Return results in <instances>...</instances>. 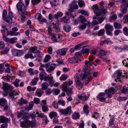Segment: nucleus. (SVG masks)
<instances>
[{"instance_id":"nucleus-46","label":"nucleus","mask_w":128,"mask_h":128,"mask_svg":"<svg viewBox=\"0 0 128 128\" xmlns=\"http://www.w3.org/2000/svg\"><path fill=\"white\" fill-rule=\"evenodd\" d=\"M7 34L10 35L11 36H16L18 34V33L14 32L12 31L8 32Z\"/></svg>"},{"instance_id":"nucleus-22","label":"nucleus","mask_w":128,"mask_h":128,"mask_svg":"<svg viewBox=\"0 0 128 128\" xmlns=\"http://www.w3.org/2000/svg\"><path fill=\"white\" fill-rule=\"evenodd\" d=\"M53 77L52 76H49L48 78V80L49 82V85L51 87H52L53 84L55 82V81L53 80Z\"/></svg>"},{"instance_id":"nucleus-21","label":"nucleus","mask_w":128,"mask_h":128,"mask_svg":"<svg viewBox=\"0 0 128 128\" xmlns=\"http://www.w3.org/2000/svg\"><path fill=\"white\" fill-rule=\"evenodd\" d=\"M99 52L100 55L102 56H106L108 54V52L106 50L102 49L100 50Z\"/></svg>"},{"instance_id":"nucleus-15","label":"nucleus","mask_w":128,"mask_h":128,"mask_svg":"<svg viewBox=\"0 0 128 128\" xmlns=\"http://www.w3.org/2000/svg\"><path fill=\"white\" fill-rule=\"evenodd\" d=\"M115 92V90L113 88H110L108 90H106L105 91V92L108 94V97H109L110 93L113 94Z\"/></svg>"},{"instance_id":"nucleus-52","label":"nucleus","mask_w":128,"mask_h":128,"mask_svg":"<svg viewBox=\"0 0 128 128\" xmlns=\"http://www.w3.org/2000/svg\"><path fill=\"white\" fill-rule=\"evenodd\" d=\"M123 21L124 23L128 22V15H126L124 17Z\"/></svg>"},{"instance_id":"nucleus-51","label":"nucleus","mask_w":128,"mask_h":128,"mask_svg":"<svg viewBox=\"0 0 128 128\" xmlns=\"http://www.w3.org/2000/svg\"><path fill=\"white\" fill-rule=\"evenodd\" d=\"M34 105V103L33 102H32L30 103L27 108L29 110L32 109Z\"/></svg>"},{"instance_id":"nucleus-11","label":"nucleus","mask_w":128,"mask_h":128,"mask_svg":"<svg viewBox=\"0 0 128 128\" xmlns=\"http://www.w3.org/2000/svg\"><path fill=\"white\" fill-rule=\"evenodd\" d=\"M78 98L82 100L86 101L87 100L88 98V94L85 93H82L81 94L78 95Z\"/></svg>"},{"instance_id":"nucleus-17","label":"nucleus","mask_w":128,"mask_h":128,"mask_svg":"<svg viewBox=\"0 0 128 128\" xmlns=\"http://www.w3.org/2000/svg\"><path fill=\"white\" fill-rule=\"evenodd\" d=\"M50 35L52 36V40L55 42H57L58 39H59L60 37L59 36H56V35L54 34H52Z\"/></svg>"},{"instance_id":"nucleus-39","label":"nucleus","mask_w":128,"mask_h":128,"mask_svg":"<svg viewBox=\"0 0 128 128\" xmlns=\"http://www.w3.org/2000/svg\"><path fill=\"white\" fill-rule=\"evenodd\" d=\"M51 58V57L50 55L48 54L46 55L44 59V62H46L49 61Z\"/></svg>"},{"instance_id":"nucleus-64","label":"nucleus","mask_w":128,"mask_h":128,"mask_svg":"<svg viewBox=\"0 0 128 128\" xmlns=\"http://www.w3.org/2000/svg\"><path fill=\"white\" fill-rule=\"evenodd\" d=\"M126 0H120L121 1L122 4H123L124 6L128 7V3L126 4Z\"/></svg>"},{"instance_id":"nucleus-20","label":"nucleus","mask_w":128,"mask_h":128,"mask_svg":"<svg viewBox=\"0 0 128 128\" xmlns=\"http://www.w3.org/2000/svg\"><path fill=\"white\" fill-rule=\"evenodd\" d=\"M80 59L78 58L74 57L73 58H70L69 59V61L71 63H76L78 62V60Z\"/></svg>"},{"instance_id":"nucleus-38","label":"nucleus","mask_w":128,"mask_h":128,"mask_svg":"<svg viewBox=\"0 0 128 128\" xmlns=\"http://www.w3.org/2000/svg\"><path fill=\"white\" fill-rule=\"evenodd\" d=\"M114 26L116 29L120 28H122L121 24L117 22H115L114 23Z\"/></svg>"},{"instance_id":"nucleus-62","label":"nucleus","mask_w":128,"mask_h":128,"mask_svg":"<svg viewBox=\"0 0 128 128\" xmlns=\"http://www.w3.org/2000/svg\"><path fill=\"white\" fill-rule=\"evenodd\" d=\"M20 103L23 104H25L27 102L26 100L22 98H20ZM19 103H20V102H19Z\"/></svg>"},{"instance_id":"nucleus-53","label":"nucleus","mask_w":128,"mask_h":128,"mask_svg":"<svg viewBox=\"0 0 128 128\" xmlns=\"http://www.w3.org/2000/svg\"><path fill=\"white\" fill-rule=\"evenodd\" d=\"M41 0H31L32 3L33 4H37L40 2Z\"/></svg>"},{"instance_id":"nucleus-10","label":"nucleus","mask_w":128,"mask_h":128,"mask_svg":"<svg viewBox=\"0 0 128 128\" xmlns=\"http://www.w3.org/2000/svg\"><path fill=\"white\" fill-rule=\"evenodd\" d=\"M92 9L95 14L97 16H99L102 14V12L100 11L99 8L97 4L93 5Z\"/></svg>"},{"instance_id":"nucleus-61","label":"nucleus","mask_w":128,"mask_h":128,"mask_svg":"<svg viewBox=\"0 0 128 128\" xmlns=\"http://www.w3.org/2000/svg\"><path fill=\"white\" fill-rule=\"evenodd\" d=\"M20 82V80L18 79H16L14 82V84L15 86L16 87L18 86V83Z\"/></svg>"},{"instance_id":"nucleus-56","label":"nucleus","mask_w":128,"mask_h":128,"mask_svg":"<svg viewBox=\"0 0 128 128\" xmlns=\"http://www.w3.org/2000/svg\"><path fill=\"white\" fill-rule=\"evenodd\" d=\"M34 103L36 104H38L40 102V100L39 98H35L34 100Z\"/></svg>"},{"instance_id":"nucleus-60","label":"nucleus","mask_w":128,"mask_h":128,"mask_svg":"<svg viewBox=\"0 0 128 128\" xmlns=\"http://www.w3.org/2000/svg\"><path fill=\"white\" fill-rule=\"evenodd\" d=\"M97 98H98V100L99 101L101 102H103V101H105L106 99V98L103 97V96Z\"/></svg>"},{"instance_id":"nucleus-14","label":"nucleus","mask_w":128,"mask_h":128,"mask_svg":"<svg viewBox=\"0 0 128 128\" xmlns=\"http://www.w3.org/2000/svg\"><path fill=\"white\" fill-rule=\"evenodd\" d=\"M74 78H75V80L76 82L80 81V80H83L86 78V77H83V76H81V75L77 73L75 75Z\"/></svg>"},{"instance_id":"nucleus-34","label":"nucleus","mask_w":128,"mask_h":128,"mask_svg":"<svg viewBox=\"0 0 128 128\" xmlns=\"http://www.w3.org/2000/svg\"><path fill=\"white\" fill-rule=\"evenodd\" d=\"M41 86L42 90H45L48 87V84L46 82H44L42 84Z\"/></svg>"},{"instance_id":"nucleus-25","label":"nucleus","mask_w":128,"mask_h":128,"mask_svg":"<svg viewBox=\"0 0 128 128\" xmlns=\"http://www.w3.org/2000/svg\"><path fill=\"white\" fill-rule=\"evenodd\" d=\"M58 115L57 113L54 112H50L49 114V116L51 119L53 118L56 117Z\"/></svg>"},{"instance_id":"nucleus-33","label":"nucleus","mask_w":128,"mask_h":128,"mask_svg":"<svg viewBox=\"0 0 128 128\" xmlns=\"http://www.w3.org/2000/svg\"><path fill=\"white\" fill-rule=\"evenodd\" d=\"M93 19H97L98 22L99 24H100L104 20V18H97L95 16H94L93 17Z\"/></svg>"},{"instance_id":"nucleus-3","label":"nucleus","mask_w":128,"mask_h":128,"mask_svg":"<svg viewBox=\"0 0 128 128\" xmlns=\"http://www.w3.org/2000/svg\"><path fill=\"white\" fill-rule=\"evenodd\" d=\"M126 73L124 71L120 70H118L116 71L114 74L112 76L113 78H116L117 79H115V81L117 82V80L118 81H120V79L118 77H122L123 78L125 76L124 74L125 75Z\"/></svg>"},{"instance_id":"nucleus-37","label":"nucleus","mask_w":128,"mask_h":128,"mask_svg":"<svg viewBox=\"0 0 128 128\" xmlns=\"http://www.w3.org/2000/svg\"><path fill=\"white\" fill-rule=\"evenodd\" d=\"M54 66H51L48 69H47L46 71L49 73H50L54 70L56 67V65H54Z\"/></svg>"},{"instance_id":"nucleus-50","label":"nucleus","mask_w":128,"mask_h":128,"mask_svg":"<svg viewBox=\"0 0 128 128\" xmlns=\"http://www.w3.org/2000/svg\"><path fill=\"white\" fill-rule=\"evenodd\" d=\"M86 27V25L85 24H83L79 26H78V28L79 29L81 30H84L85 29Z\"/></svg>"},{"instance_id":"nucleus-40","label":"nucleus","mask_w":128,"mask_h":128,"mask_svg":"<svg viewBox=\"0 0 128 128\" xmlns=\"http://www.w3.org/2000/svg\"><path fill=\"white\" fill-rule=\"evenodd\" d=\"M64 30L66 32H69L71 30V28L69 26H64L63 27Z\"/></svg>"},{"instance_id":"nucleus-6","label":"nucleus","mask_w":128,"mask_h":128,"mask_svg":"<svg viewBox=\"0 0 128 128\" xmlns=\"http://www.w3.org/2000/svg\"><path fill=\"white\" fill-rule=\"evenodd\" d=\"M58 112L61 114L66 116L68 115H70L72 112V107L69 106L65 109H59Z\"/></svg>"},{"instance_id":"nucleus-28","label":"nucleus","mask_w":128,"mask_h":128,"mask_svg":"<svg viewBox=\"0 0 128 128\" xmlns=\"http://www.w3.org/2000/svg\"><path fill=\"white\" fill-rule=\"evenodd\" d=\"M80 116L79 114L76 112H74L72 115V118L74 120H76L79 118Z\"/></svg>"},{"instance_id":"nucleus-48","label":"nucleus","mask_w":128,"mask_h":128,"mask_svg":"<svg viewBox=\"0 0 128 128\" xmlns=\"http://www.w3.org/2000/svg\"><path fill=\"white\" fill-rule=\"evenodd\" d=\"M42 109L43 112H45L48 110V108L46 106L42 105Z\"/></svg>"},{"instance_id":"nucleus-16","label":"nucleus","mask_w":128,"mask_h":128,"mask_svg":"<svg viewBox=\"0 0 128 128\" xmlns=\"http://www.w3.org/2000/svg\"><path fill=\"white\" fill-rule=\"evenodd\" d=\"M12 55L14 56H20L22 54V53L20 51L18 50H14L12 52Z\"/></svg>"},{"instance_id":"nucleus-9","label":"nucleus","mask_w":128,"mask_h":128,"mask_svg":"<svg viewBox=\"0 0 128 128\" xmlns=\"http://www.w3.org/2000/svg\"><path fill=\"white\" fill-rule=\"evenodd\" d=\"M0 105L3 107L4 110L6 111L8 110L9 107L6 100L4 98H2L0 99Z\"/></svg>"},{"instance_id":"nucleus-5","label":"nucleus","mask_w":128,"mask_h":128,"mask_svg":"<svg viewBox=\"0 0 128 128\" xmlns=\"http://www.w3.org/2000/svg\"><path fill=\"white\" fill-rule=\"evenodd\" d=\"M77 1L74 0L70 4L69 8V12H67L66 13V14L67 16L71 15L70 12L74 11V10L78 9V6L77 4Z\"/></svg>"},{"instance_id":"nucleus-49","label":"nucleus","mask_w":128,"mask_h":128,"mask_svg":"<svg viewBox=\"0 0 128 128\" xmlns=\"http://www.w3.org/2000/svg\"><path fill=\"white\" fill-rule=\"evenodd\" d=\"M117 18V16L116 14H112L110 18L109 21L110 22H111L110 19H112V20H116V19Z\"/></svg>"},{"instance_id":"nucleus-4","label":"nucleus","mask_w":128,"mask_h":128,"mask_svg":"<svg viewBox=\"0 0 128 128\" xmlns=\"http://www.w3.org/2000/svg\"><path fill=\"white\" fill-rule=\"evenodd\" d=\"M29 117V116L24 115L22 118V119L24 120V122H20V126L23 128H28L30 126Z\"/></svg>"},{"instance_id":"nucleus-29","label":"nucleus","mask_w":128,"mask_h":128,"mask_svg":"<svg viewBox=\"0 0 128 128\" xmlns=\"http://www.w3.org/2000/svg\"><path fill=\"white\" fill-rule=\"evenodd\" d=\"M76 87L78 89L82 88V85L81 82L80 81L76 82Z\"/></svg>"},{"instance_id":"nucleus-7","label":"nucleus","mask_w":128,"mask_h":128,"mask_svg":"<svg viewBox=\"0 0 128 128\" xmlns=\"http://www.w3.org/2000/svg\"><path fill=\"white\" fill-rule=\"evenodd\" d=\"M68 85V83L67 82H64L62 84V90L66 92L67 94L69 95L72 94L73 93V92L72 91L71 89H68L67 86Z\"/></svg>"},{"instance_id":"nucleus-13","label":"nucleus","mask_w":128,"mask_h":128,"mask_svg":"<svg viewBox=\"0 0 128 128\" xmlns=\"http://www.w3.org/2000/svg\"><path fill=\"white\" fill-rule=\"evenodd\" d=\"M35 18L38 20L42 22H46L47 21L46 20L42 18V15L39 13H37L36 14Z\"/></svg>"},{"instance_id":"nucleus-44","label":"nucleus","mask_w":128,"mask_h":128,"mask_svg":"<svg viewBox=\"0 0 128 128\" xmlns=\"http://www.w3.org/2000/svg\"><path fill=\"white\" fill-rule=\"evenodd\" d=\"M124 34L126 36H128V29L126 27H124L123 29Z\"/></svg>"},{"instance_id":"nucleus-26","label":"nucleus","mask_w":128,"mask_h":128,"mask_svg":"<svg viewBox=\"0 0 128 128\" xmlns=\"http://www.w3.org/2000/svg\"><path fill=\"white\" fill-rule=\"evenodd\" d=\"M82 50V52L84 54L88 53L90 52L87 46L84 47Z\"/></svg>"},{"instance_id":"nucleus-2","label":"nucleus","mask_w":128,"mask_h":128,"mask_svg":"<svg viewBox=\"0 0 128 128\" xmlns=\"http://www.w3.org/2000/svg\"><path fill=\"white\" fill-rule=\"evenodd\" d=\"M16 7L19 13V15L20 18L22 22H24L26 18L23 14L26 10L24 5L21 2H18L16 5Z\"/></svg>"},{"instance_id":"nucleus-45","label":"nucleus","mask_w":128,"mask_h":128,"mask_svg":"<svg viewBox=\"0 0 128 128\" xmlns=\"http://www.w3.org/2000/svg\"><path fill=\"white\" fill-rule=\"evenodd\" d=\"M104 33V29H101L98 31V36H101L103 35Z\"/></svg>"},{"instance_id":"nucleus-59","label":"nucleus","mask_w":128,"mask_h":128,"mask_svg":"<svg viewBox=\"0 0 128 128\" xmlns=\"http://www.w3.org/2000/svg\"><path fill=\"white\" fill-rule=\"evenodd\" d=\"M52 104L54 107L55 108L57 109L58 108V104L56 101H54L53 103Z\"/></svg>"},{"instance_id":"nucleus-47","label":"nucleus","mask_w":128,"mask_h":128,"mask_svg":"<svg viewBox=\"0 0 128 128\" xmlns=\"http://www.w3.org/2000/svg\"><path fill=\"white\" fill-rule=\"evenodd\" d=\"M17 73L21 77H24L25 76V72L22 71H18V72Z\"/></svg>"},{"instance_id":"nucleus-54","label":"nucleus","mask_w":128,"mask_h":128,"mask_svg":"<svg viewBox=\"0 0 128 128\" xmlns=\"http://www.w3.org/2000/svg\"><path fill=\"white\" fill-rule=\"evenodd\" d=\"M80 13L82 14H84L86 16H88L89 14L88 12L84 10H80Z\"/></svg>"},{"instance_id":"nucleus-31","label":"nucleus","mask_w":128,"mask_h":128,"mask_svg":"<svg viewBox=\"0 0 128 128\" xmlns=\"http://www.w3.org/2000/svg\"><path fill=\"white\" fill-rule=\"evenodd\" d=\"M36 57V56H33L32 54H28L24 56V58L26 59L30 58L31 59H33Z\"/></svg>"},{"instance_id":"nucleus-55","label":"nucleus","mask_w":128,"mask_h":128,"mask_svg":"<svg viewBox=\"0 0 128 128\" xmlns=\"http://www.w3.org/2000/svg\"><path fill=\"white\" fill-rule=\"evenodd\" d=\"M2 79L4 80H6L7 81L9 80L10 79V77L7 75L6 76H4L2 78Z\"/></svg>"},{"instance_id":"nucleus-27","label":"nucleus","mask_w":128,"mask_h":128,"mask_svg":"<svg viewBox=\"0 0 128 128\" xmlns=\"http://www.w3.org/2000/svg\"><path fill=\"white\" fill-rule=\"evenodd\" d=\"M37 47L36 46L31 47L30 48V50L31 52L33 53H36L38 52Z\"/></svg>"},{"instance_id":"nucleus-18","label":"nucleus","mask_w":128,"mask_h":128,"mask_svg":"<svg viewBox=\"0 0 128 128\" xmlns=\"http://www.w3.org/2000/svg\"><path fill=\"white\" fill-rule=\"evenodd\" d=\"M10 120L4 116H0V122H5L6 123H9Z\"/></svg>"},{"instance_id":"nucleus-35","label":"nucleus","mask_w":128,"mask_h":128,"mask_svg":"<svg viewBox=\"0 0 128 128\" xmlns=\"http://www.w3.org/2000/svg\"><path fill=\"white\" fill-rule=\"evenodd\" d=\"M88 105H85L83 107V110L84 112L87 115L88 113Z\"/></svg>"},{"instance_id":"nucleus-12","label":"nucleus","mask_w":128,"mask_h":128,"mask_svg":"<svg viewBox=\"0 0 128 128\" xmlns=\"http://www.w3.org/2000/svg\"><path fill=\"white\" fill-rule=\"evenodd\" d=\"M3 39L5 41L9 42L12 44L16 42L17 38L16 37H14L12 38H8L6 37L3 38Z\"/></svg>"},{"instance_id":"nucleus-30","label":"nucleus","mask_w":128,"mask_h":128,"mask_svg":"<svg viewBox=\"0 0 128 128\" xmlns=\"http://www.w3.org/2000/svg\"><path fill=\"white\" fill-rule=\"evenodd\" d=\"M43 92L40 89H38L36 90V95L39 97H40L42 94L43 93Z\"/></svg>"},{"instance_id":"nucleus-19","label":"nucleus","mask_w":128,"mask_h":128,"mask_svg":"<svg viewBox=\"0 0 128 128\" xmlns=\"http://www.w3.org/2000/svg\"><path fill=\"white\" fill-rule=\"evenodd\" d=\"M67 51V49L66 48H64L59 50L58 52L59 54L62 56H64L66 54Z\"/></svg>"},{"instance_id":"nucleus-41","label":"nucleus","mask_w":128,"mask_h":128,"mask_svg":"<svg viewBox=\"0 0 128 128\" xmlns=\"http://www.w3.org/2000/svg\"><path fill=\"white\" fill-rule=\"evenodd\" d=\"M36 114L38 115V117L43 118L44 117L45 118V116L44 114L42 113H39L38 112H37Z\"/></svg>"},{"instance_id":"nucleus-63","label":"nucleus","mask_w":128,"mask_h":128,"mask_svg":"<svg viewBox=\"0 0 128 128\" xmlns=\"http://www.w3.org/2000/svg\"><path fill=\"white\" fill-rule=\"evenodd\" d=\"M52 48L51 47H49L48 50V53L49 54H52Z\"/></svg>"},{"instance_id":"nucleus-36","label":"nucleus","mask_w":128,"mask_h":128,"mask_svg":"<svg viewBox=\"0 0 128 128\" xmlns=\"http://www.w3.org/2000/svg\"><path fill=\"white\" fill-rule=\"evenodd\" d=\"M3 19L8 23H10L12 22V18L9 16L7 18L5 17Z\"/></svg>"},{"instance_id":"nucleus-1","label":"nucleus","mask_w":128,"mask_h":128,"mask_svg":"<svg viewBox=\"0 0 128 128\" xmlns=\"http://www.w3.org/2000/svg\"><path fill=\"white\" fill-rule=\"evenodd\" d=\"M3 86L2 88L3 90L2 94L4 96H6L8 95L9 97L12 100H15L16 98L14 96L18 95L19 94L18 92L16 91L13 90L14 88L11 85L5 82L2 83Z\"/></svg>"},{"instance_id":"nucleus-43","label":"nucleus","mask_w":128,"mask_h":128,"mask_svg":"<svg viewBox=\"0 0 128 128\" xmlns=\"http://www.w3.org/2000/svg\"><path fill=\"white\" fill-rule=\"evenodd\" d=\"M68 77L67 75H62L60 78V80H66Z\"/></svg>"},{"instance_id":"nucleus-8","label":"nucleus","mask_w":128,"mask_h":128,"mask_svg":"<svg viewBox=\"0 0 128 128\" xmlns=\"http://www.w3.org/2000/svg\"><path fill=\"white\" fill-rule=\"evenodd\" d=\"M28 110L27 108L25 107L23 108L21 110L20 112L18 113L17 115L18 117V118H22L24 115L28 116L26 114L28 113Z\"/></svg>"},{"instance_id":"nucleus-42","label":"nucleus","mask_w":128,"mask_h":128,"mask_svg":"<svg viewBox=\"0 0 128 128\" xmlns=\"http://www.w3.org/2000/svg\"><path fill=\"white\" fill-rule=\"evenodd\" d=\"M78 4L80 7H82L85 6L84 2L82 0H79Z\"/></svg>"},{"instance_id":"nucleus-32","label":"nucleus","mask_w":128,"mask_h":128,"mask_svg":"<svg viewBox=\"0 0 128 128\" xmlns=\"http://www.w3.org/2000/svg\"><path fill=\"white\" fill-rule=\"evenodd\" d=\"M52 24H53V27L55 31L58 32H60V29L59 27L56 25V24H54V22H53Z\"/></svg>"},{"instance_id":"nucleus-24","label":"nucleus","mask_w":128,"mask_h":128,"mask_svg":"<svg viewBox=\"0 0 128 128\" xmlns=\"http://www.w3.org/2000/svg\"><path fill=\"white\" fill-rule=\"evenodd\" d=\"M105 28L106 30L112 31L113 30V26L109 24H106L105 26Z\"/></svg>"},{"instance_id":"nucleus-23","label":"nucleus","mask_w":128,"mask_h":128,"mask_svg":"<svg viewBox=\"0 0 128 128\" xmlns=\"http://www.w3.org/2000/svg\"><path fill=\"white\" fill-rule=\"evenodd\" d=\"M83 70L84 72L83 76V77L85 76L86 78V76L89 74L90 71L89 70L86 68L83 69Z\"/></svg>"},{"instance_id":"nucleus-58","label":"nucleus","mask_w":128,"mask_h":128,"mask_svg":"<svg viewBox=\"0 0 128 128\" xmlns=\"http://www.w3.org/2000/svg\"><path fill=\"white\" fill-rule=\"evenodd\" d=\"M58 102L59 104H61L63 106H65L66 103L65 102L64 100H59Z\"/></svg>"},{"instance_id":"nucleus-57","label":"nucleus","mask_w":128,"mask_h":128,"mask_svg":"<svg viewBox=\"0 0 128 128\" xmlns=\"http://www.w3.org/2000/svg\"><path fill=\"white\" fill-rule=\"evenodd\" d=\"M128 90V88L125 86H124L122 88V91L123 93L126 92Z\"/></svg>"}]
</instances>
